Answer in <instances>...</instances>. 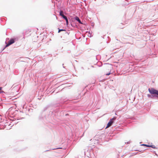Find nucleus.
Returning a JSON list of instances; mask_svg holds the SVG:
<instances>
[{
	"instance_id": "obj_1",
	"label": "nucleus",
	"mask_w": 158,
	"mask_h": 158,
	"mask_svg": "<svg viewBox=\"0 0 158 158\" xmlns=\"http://www.w3.org/2000/svg\"><path fill=\"white\" fill-rule=\"evenodd\" d=\"M148 91L151 94L158 95V90L153 88L148 89Z\"/></svg>"
},
{
	"instance_id": "obj_2",
	"label": "nucleus",
	"mask_w": 158,
	"mask_h": 158,
	"mask_svg": "<svg viewBox=\"0 0 158 158\" xmlns=\"http://www.w3.org/2000/svg\"><path fill=\"white\" fill-rule=\"evenodd\" d=\"M116 119V117H114L113 118L110 119V121L108 123L107 125V126L106 127V128H108L110 127L112 124V123H114V120H115Z\"/></svg>"
},
{
	"instance_id": "obj_3",
	"label": "nucleus",
	"mask_w": 158,
	"mask_h": 158,
	"mask_svg": "<svg viewBox=\"0 0 158 158\" xmlns=\"http://www.w3.org/2000/svg\"><path fill=\"white\" fill-rule=\"evenodd\" d=\"M15 42L14 40L13 39H12L10 40L8 42V44H6V47H7L8 46H9L11 44H12L14 43Z\"/></svg>"
},
{
	"instance_id": "obj_4",
	"label": "nucleus",
	"mask_w": 158,
	"mask_h": 158,
	"mask_svg": "<svg viewBox=\"0 0 158 158\" xmlns=\"http://www.w3.org/2000/svg\"><path fill=\"white\" fill-rule=\"evenodd\" d=\"M60 15L63 18H65L66 16L64 15L63 12L61 10L60 12Z\"/></svg>"
},
{
	"instance_id": "obj_5",
	"label": "nucleus",
	"mask_w": 158,
	"mask_h": 158,
	"mask_svg": "<svg viewBox=\"0 0 158 158\" xmlns=\"http://www.w3.org/2000/svg\"><path fill=\"white\" fill-rule=\"evenodd\" d=\"M74 18L75 19L77 20L79 23H81V20H80L79 18L78 17L76 16Z\"/></svg>"
},
{
	"instance_id": "obj_6",
	"label": "nucleus",
	"mask_w": 158,
	"mask_h": 158,
	"mask_svg": "<svg viewBox=\"0 0 158 158\" xmlns=\"http://www.w3.org/2000/svg\"><path fill=\"white\" fill-rule=\"evenodd\" d=\"M146 146L148 147H152V148H155L156 147L154 145H146V144L145 145Z\"/></svg>"
},
{
	"instance_id": "obj_7",
	"label": "nucleus",
	"mask_w": 158,
	"mask_h": 158,
	"mask_svg": "<svg viewBox=\"0 0 158 158\" xmlns=\"http://www.w3.org/2000/svg\"><path fill=\"white\" fill-rule=\"evenodd\" d=\"M2 87H0V94L4 92V91L2 90Z\"/></svg>"
},
{
	"instance_id": "obj_8",
	"label": "nucleus",
	"mask_w": 158,
	"mask_h": 158,
	"mask_svg": "<svg viewBox=\"0 0 158 158\" xmlns=\"http://www.w3.org/2000/svg\"><path fill=\"white\" fill-rule=\"evenodd\" d=\"M65 31V30L64 29H59L58 31V32H60L61 31Z\"/></svg>"
},
{
	"instance_id": "obj_9",
	"label": "nucleus",
	"mask_w": 158,
	"mask_h": 158,
	"mask_svg": "<svg viewBox=\"0 0 158 158\" xmlns=\"http://www.w3.org/2000/svg\"><path fill=\"white\" fill-rule=\"evenodd\" d=\"M66 23H67V25L68 24V19H67L66 20Z\"/></svg>"
},
{
	"instance_id": "obj_10",
	"label": "nucleus",
	"mask_w": 158,
	"mask_h": 158,
	"mask_svg": "<svg viewBox=\"0 0 158 158\" xmlns=\"http://www.w3.org/2000/svg\"><path fill=\"white\" fill-rule=\"evenodd\" d=\"M110 74V72H109V73H106V75H109Z\"/></svg>"
},
{
	"instance_id": "obj_11",
	"label": "nucleus",
	"mask_w": 158,
	"mask_h": 158,
	"mask_svg": "<svg viewBox=\"0 0 158 158\" xmlns=\"http://www.w3.org/2000/svg\"><path fill=\"white\" fill-rule=\"evenodd\" d=\"M64 19L66 20L68 19L66 16L65 18H64Z\"/></svg>"
},
{
	"instance_id": "obj_12",
	"label": "nucleus",
	"mask_w": 158,
	"mask_h": 158,
	"mask_svg": "<svg viewBox=\"0 0 158 158\" xmlns=\"http://www.w3.org/2000/svg\"><path fill=\"white\" fill-rule=\"evenodd\" d=\"M141 145H142V146H145L146 144H141Z\"/></svg>"
},
{
	"instance_id": "obj_13",
	"label": "nucleus",
	"mask_w": 158,
	"mask_h": 158,
	"mask_svg": "<svg viewBox=\"0 0 158 158\" xmlns=\"http://www.w3.org/2000/svg\"><path fill=\"white\" fill-rule=\"evenodd\" d=\"M148 96L149 97L150 96V95H148Z\"/></svg>"
}]
</instances>
